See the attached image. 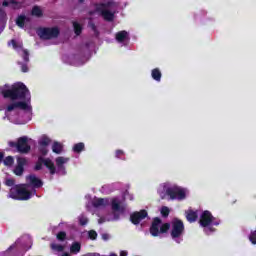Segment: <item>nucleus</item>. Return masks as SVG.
Returning <instances> with one entry per match:
<instances>
[{"mask_svg": "<svg viewBox=\"0 0 256 256\" xmlns=\"http://www.w3.org/2000/svg\"><path fill=\"white\" fill-rule=\"evenodd\" d=\"M116 40L118 43H125L129 41V33L127 31H120L116 34Z\"/></svg>", "mask_w": 256, "mask_h": 256, "instance_id": "nucleus-18", "label": "nucleus"}, {"mask_svg": "<svg viewBox=\"0 0 256 256\" xmlns=\"http://www.w3.org/2000/svg\"><path fill=\"white\" fill-rule=\"evenodd\" d=\"M109 201L112 211H116L117 213H123L125 211V206H123V202L119 198H109Z\"/></svg>", "mask_w": 256, "mask_h": 256, "instance_id": "nucleus-14", "label": "nucleus"}, {"mask_svg": "<svg viewBox=\"0 0 256 256\" xmlns=\"http://www.w3.org/2000/svg\"><path fill=\"white\" fill-rule=\"evenodd\" d=\"M6 185L8 186V187H13V185H15V180H13V179H11V178H8V179H6Z\"/></svg>", "mask_w": 256, "mask_h": 256, "instance_id": "nucleus-36", "label": "nucleus"}, {"mask_svg": "<svg viewBox=\"0 0 256 256\" xmlns=\"http://www.w3.org/2000/svg\"><path fill=\"white\" fill-rule=\"evenodd\" d=\"M27 23V17L25 16H19L16 20V24L18 25V27H25V24Z\"/></svg>", "mask_w": 256, "mask_h": 256, "instance_id": "nucleus-26", "label": "nucleus"}, {"mask_svg": "<svg viewBox=\"0 0 256 256\" xmlns=\"http://www.w3.org/2000/svg\"><path fill=\"white\" fill-rule=\"evenodd\" d=\"M94 209H97V211H102L105 209L108 205H111V201L109 198H94L91 201Z\"/></svg>", "mask_w": 256, "mask_h": 256, "instance_id": "nucleus-11", "label": "nucleus"}, {"mask_svg": "<svg viewBox=\"0 0 256 256\" xmlns=\"http://www.w3.org/2000/svg\"><path fill=\"white\" fill-rule=\"evenodd\" d=\"M88 237L92 241H95V239H97V232L95 230L88 231Z\"/></svg>", "mask_w": 256, "mask_h": 256, "instance_id": "nucleus-31", "label": "nucleus"}, {"mask_svg": "<svg viewBox=\"0 0 256 256\" xmlns=\"http://www.w3.org/2000/svg\"><path fill=\"white\" fill-rule=\"evenodd\" d=\"M201 227L204 228V231L207 233H211L213 231V226L214 225H219V221L213 217L211 212L209 211H204L200 215V221H199Z\"/></svg>", "mask_w": 256, "mask_h": 256, "instance_id": "nucleus-6", "label": "nucleus"}, {"mask_svg": "<svg viewBox=\"0 0 256 256\" xmlns=\"http://www.w3.org/2000/svg\"><path fill=\"white\" fill-rule=\"evenodd\" d=\"M197 217H199L197 211L188 210L186 212L187 221H189L190 223H194V221H197Z\"/></svg>", "mask_w": 256, "mask_h": 256, "instance_id": "nucleus-20", "label": "nucleus"}, {"mask_svg": "<svg viewBox=\"0 0 256 256\" xmlns=\"http://www.w3.org/2000/svg\"><path fill=\"white\" fill-rule=\"evenodd\" d=\"M38 145H39L40 152L42 153V155H47V153H49V149H47V147H49V145H51V138L43 135L39 139Z\"/></svg>", "mask_w": 256, "mask_h": 256, "instance_id": "nucleus-12", "label": "nucleus"}, {"mask_svg": "<svg viewBox=\"0 0 256 256\" xmlns=\"http://www.w3.org/2000/svg\"><path fill=\"white\" fill-rule=\"evenodd\" d=\"M158 194L161 199H167L168 197L172 201L175 199H177V201H183L187 199L189 189L167 182L158 187Z\"/></svg>", "mask_w": 256, "mask_h": 256, "instance_id": "nucleus-2", "label": "nucleus"}, {"mask_svg": "<svg viewBox=\"0 0 256 256\" xmlns=\"http://www.w3.org/2000/svg\"><path fill=\"white\" fill-rule=\"evenodd\" d=\"M38 35L41 39H57L59 37V28H40Z\"/></svg>", "mask_w": 256, "mask_h": 256, "instance_id": "nucleus-9", "label": "nucleus"}, {"mask_svg": "<svg viewBox=\"0 0 256 256\" xmlns=\"http://www.w3.org/2000/svg\"><path fill=\"white\" fill-rule=\"evenodd\" d=\"M4 99H10L11 104L6 108V116L16 125H25L31 117V94L25 84L18 82L13 85L5 84L1 88Z\"/></svg>", "mask_w": 256, "mask_h": 256, "instance_id": "nucleus-1", "label": "nucleus"}, {"mask_svg": "<svg viewBox=\"0 0 256 256\" xmlns=\"http://www.w3.org/2000/svg\"><path fill=\"white\" fill-rule=\"evenodd\" d=\"M183 233H185V225L183 221L174 218L170 226V235L175 243H181L183 241Z\"/></svg>", "mask_w": 256, "mask_h": 256, "instance_id": "nucleus-5", "label": "nucleus"}, {"mask_svg": "<svg viewBox=\"0 0 256 256\" xmlns=\"http://www.w3.org/2000/svg\"><path fill=\"white\" fill-rule=\"evenodd\" d=\"M249 241L252 243V245H256V230L251 232Z\"/></svg>", "mask_w": 256, "mask_h": 256, "instance_id": "nucleus-32", "label": "nucleus"}, {"mask_svg": "<svg viewBox=\"0 0 256 256\" xmlns=\"http://www.w3.org/2000/svg\"><path fill=\"white\" fill-rule=\"evenodd\" d=\"M81 251V244L79 242L73 243L70 247V253L77 255Z\"/></svg>", "mask_w": 256, "mask_h": 256, "instance_id": "nucleus-23", "label": "nucleus"}, {"mask_svg": "<svg viewBox=\"0 0 256 256\" xmlns=\"http://www.w3.org/2000/svg\"><path fill=\"white\" fill-rule=\"evenodd\" d=\"M19 65H21V69L23 73H27V71H29V68H27V65L22 64L21 62H19Z\"/></svg>", "mask_w": 256, "mask_h": 256, "instance_id": "nucleus-38", "label": "nucleus"}, {"mask_svg": "<svg viewBox=\"0 0 256 256\" xmlns=\"http://www.w3.org/2000/svg\"><path fill=\"white\" fill-rule=\"evenodd\" d=\"M171 225L165 223H161L159 218L154 219L152 226L150 228V233L153 237H159L162 233H167L169 231Z\"/></svg>", "mask_w": 256, "mask_h": 256, "instance_id": "nucleus-7", "label": "nucleus"}, {"mask_svg": "<svg viewBox=\"0 0 256 256\" xmlns=\"http://www.w3.org/2000/svg\"><path fill=\"white\" fill-rule=\"evenodd\" d=\"M31 13L34 17H41V15H43V9L39 6H34Z\"/></svg>", "mask_w": 256, "mask_h": 256, "instance_id": "nucleus-24", "label": "nucleus"}, {"mask_svg": "<svg viewBox=\"0 0 256 256\" xmlns=\"http://www.w3.org/2000/svg\"><path fill=\"white\" fill-rule=\"evenodd\" d=\"M27 181L32 187H43V182L35 175L28 176Z\"/></svg>", "mask_w": 256, "mask_h": 256, "instance_id": "nucleus-17", "label": "nucleus"}, {"mask_svg": "<svg viewBox=\"0 0 256 256\" xmlns=\"http://www.w3.org/2000/svg\"><path fill=\"white\" fill-rule=\"evenodd\" d=\"M80 1V3H83V0H79Z\"/></svg>", "mask_w": 256, "mask_h": 256, "instance_id": "nucleus-46", "label": "nucleus"}, {"mask_svg": "<svg viewBox=\"0 0 256 256\" xmlns=\"http://www.w3.org/2000/svg\"><path fill=\"white\" fill-rule=\"evenodd\" d=\"M61 256H70L68 253L62 254Z\"/></svg>", "mask_w": 256, "mask_h": 256, "instance_id": "nucleus-43", "label": "nucleus"}, {"mask_svg": "<svg viewBox=\"0 0 256 256\" xmlns=\"http://www.w3.org/2000/svg\"><path fill=\"white\" fill-rule=\"evenodd\" d=\"M151 75L154 81H161V70L158 68L153 69Z\"/></svg>", "mask_w": 256, "mask_h": 256, "instance_id": "nucleus-25", "label": "nucleus"}, {"mask_svg": "<svg viewBox=\"0 0 256 256\" xmlns=\"http://www.w3.org/2000/svg\"><path fill=\"white\" fill-rule=\"evenodd\" d=\"M85 149V144L80 142L78 144H75L73 147V152L74 153H81Z\"/></svg>", "mask_w": 256, "mask_h": 256, "instance_id": "nucleus-27", "label": "nucleus"}, {"mask_svg": "<svg viewBox=\"0 0 256 256\" xmlns=\"http://www.w3.org/2000/svg\"><path fill=\"white\" fill-rule=\"evenodd\" d=\"M66 236H67V234H65V232H59V233L57 234V240H58V241H63Z\"/></svg>", "mask_w": 256, "mask_h": 256, "instance_id": "nucleus-33", "label": "nucleus"}, {"mask_svg": "<svg viewBox=\"0 0 256 256\" xmlns=\"http://www.w3.org/2000/svg\"><path fill=\"white\" fill-rule=\"evenodd\" d=\"M109 256H117V254L111 253ZM120 256H127V251H121Z\"/></svg>", "mask_w": 256, "mask_h": 256, "instance_id": "nucleus-39", "label": "nucleus"}, {"mask_svg": "<svg viewBox=\"0 0 256 256\" xmlns=\"http://www.w3.org/2000/svg\"><path fill=\"white\" fill-rule=\"evenodd\" d=\"M74 31L77 35H81V24L74 22L73 23Z\"/></svg>", "mask_w": 256, "mask_h": 256, "instance_id": "nucleus-30", "label": "nucleus"}, {"mask_svg": "<svg viewBox=\"0 0 256 256\" xmlns=\"http://www.w3.org/2000/svg\"><path fill=\"white\" fill-rule=\"evenodd\" d=\"M66 163H69V158H65V157L56 158L57 169L62 171V173H65V170L63 169V165H65Z\"/></svg>", "mask_w": 256, "mask_h": 256, "instance_id": "nucleus-19", "label": "nucleus"}, {"mask_svg": "<svg viewBox=\"0 0 256 256\" xmlns=\"http://www.w3.org/2000/svg\"><path fill=\"white\" fill-rule=\"evenodd\" d=\"M98 223H103V220L100 219V220L98 221Z\"/></svg>", "mask_w": 256, "mask_h": 256, "instance_id": "nucleus-44", "label": "nucleus"}, {"mask_svg": "<svg viewBox=\"0 0 256 256\" xmlns=\"http://www.w3.org/2000/svg\"><path fill=\"white\" fill-rule=\"evenodd\" d=\"M13 163H15V160H13V157L8 156L4 159V165H6V167H12Z\"/></svg>", "mask_w": 256, "mask_h": 256, "instance_id": "nucleus-28", "label": "nucleus"}, {"mask_svg": "<svg viewBox=\"0 0 256 256\" xmlns=\"http://www.w3.org/2000/svg\"><path fill=\"white\" fill-rule=\"evenodd\" d=\"M161 215H163V217H167L169 215V209L167 207H162Z\"/></svg>", "mask_w": 256, "mask_h": 256, "instance_id": "nucleus-34", "label": "nucleus"}, {"mask_svg": "<svg viewBox=\"0 0 256 256\" xmlns=\"http://www.w3.org/2000/svg\"><path fill=\"white\" fill-rule=\"evenodd\" d=\"M6 15L5 12H0V23H5Z\"/></svg>", "mask_w": 256, "mask_h": 256, "instance_id": "nucleus-37", "label": "nucleus"}, {"mask_svg": "<svg viewBox=\"0 0 256 256\" xmlns=\"http://www.w3.org/2000/svg\"><path fill=\"white\" fill-rule=\"evenodd\" d=\"M32 195H35V190H31V186L25 184L13 186L9 193L11 199L18 201H27V199H31Z\"/></svg>", "mask_w": 256, "mask_h": 256, "instance_id": "nucleus-4", "label": "nucleus"}, {"mask_svg": "<svg viewBox=\"0 0 256 256\" xmlns=\"http://www.w3.org/2000/svg\"><path fill=\"white\" fill-rule=\"evenodd\" d=\"M120 155H124L123 150H117L116 151V157H119Z\"/></svg>", "mask_w": 256, "mask_h": 256, "instance_id": "nucleus-40", "label": "nucleus"}, {"mask_svg": "<svg viewBox=\"0 0 256 256\" xmlns=\"http://www.w3.org/2000/svg\"><path fill=\"white\" fill-rule=\"evenodd\" d=\"M25 165H27V159L17 158V164L13 170V173H15L18 176L23 175Z\"/></svg>", "mask_w": 256, "mask_h": 256, "instance_id": "nucleus-15", "label": "nucleus"}, {"mask_svg": "<svg viewBox=\"0 0 256 256\" xmlns=\"http://www.w3.org/2000/svg\"><path fill=\"white\" fill-rule=\"evenodd\" d=\"M51 249L53 251H57L58 253H61V251H63L65 249V246L57 245V244H52L51 245Z\"/></svg>", "mask_w": 256, "mask_h": 256, "instance_id": "nucleus-29", "label": "nucleus"}, {"mask_svg": "<svg viewBox=\"0 0 256 256\" xmlns=\"http://www.w3.org/2000/svg\"><path fill=\"white\" fill-rule=\"evenodd\" d=\"M79 221H80V225H87L88 223L87 217L85 216H80Z\"/></svg>", "mask_w": 256, "mask_h": 256, "instance_id": "nucleus-35", "label": "nucleus"}, {"mask_svg": "<svg viewBox=\"0 0 256 256\" xmlns=\"http://www.w3.org/2000/svg\"><path fill=\"white\" fill-rule=\"evenodd\" d=\"M130 199H133V196H131Z\"/></svg>", "mask_w": 256, "mask_h": 256, "instance_id": "nucleus-47", "label": "nucleus"}, {"mask_svg": "<svg viewBox=\"0 0 256 256\" xmlns=\"http://www.w3.org/2000/svg\"><path fill=\"white\" fill-rule=\"evenodd\" d=\"M10 147H16L19 153H29L31 151V146H29V138L21 137L18 139L17 143L9 142Z\"/></svg>", "mask_w": 256, "mask_h": 256, "instance_id": "nucleus-8", "label": "nucleus"}, {"mask_svg": "<svg viewBox=\"0 0 256 256\" xmlns=\"http://www.w3.org/2000/svg\"><path fill=\"white\" fill-rule=\"evenodd\" d=\"M42 163H44L45 167H47V169H49V171L52 175L55 173V164L53 163V161H51L50 159L43 160V158H40L38 163L35 166V169L37 171H39V169H41Z\"/></svg>", "mask_w": 256, "mask_h": 256, "instance_id": "nucleus-13", "label": "nucleus"}, {"mask_svg": "<svg viewBox=\"0 0 256 256\" xmlns=\"http://www.w3.org/2000/svg\"><path fill=\"white\" fill-rule=\"evenodd\" d=\"M92 29H95V26H94V25H92Z\"/></svg>", "mask_w": 256, "mask_h": 256, "instance_id": "nucleus-45", "label": "nucleus"}, {"mask_svg": "<svg viewBox=\"0 0 256 256\" xmlns=\"http://www.w3.org/2000/svg\"><path fill=\"white\" fill-rule=\"evenodd\" d=\"M102 239H104V241H107L109 239V235L103 234L102 235Z\"/></svg>", "mask_w": 256, "mask_h": 256, "instance_id": "nucleus-41", "label": "nucleus"}, {"mask_svg": "<svg viewBox=\"0 0 256 256\" xmlns=\"http://www.w3.org/2000/svg\"><path fill=\"white\" fill-rule=\"evenodd\" d=\"M52 151L53 153H56L57 155L63 153V144L59 142H54L52 144Z\"/></svg>", "mask_w": 256, "mask_h": 256, "instance_id": "nucleus-21", "label": "nucleus"}, {"mask_svg": "<svg viewBox=\"0 0 256 256\" xmlns=\"http://www.w3.org/2000/svg\"><path fill=\"white\" fill-rule=\"evenodd\" d=\"M4 7H11L12 9H21V3L14 2V1H4L3 2Z\"/></svg>", "mask_w": 256, "mask_h": 256, "instance_id": "nucleus-22", "label": "nucleus"}, {"mask_svg": "<svg viewBox=\"0 0 256 256\" xmlns=\"http://www.w3.org/2000/svg\"><path fill=\"white\" fill-rule=\"evenodd\" d=\"M13 47L16 51H18L19 55H21L24 59V62L27 63L29 62V52L27 50L23 49V43L19 40H11L9 43V46Z\"/></svg>", "mask_w": 256, "mask_h": 256, "instance_id": "nucleus-10", "label": "nucleus"}, {"mask_svg": "<svg viewBox=\"0 0 256 256\" xmlns=\"http://www.w3.org/2000/svg\"><path fill=\"white\" fill-rule=\"evenodd\" d=\"M2 159H3V155L0 153V163H1Z\"/></svg>", "mask_w": 256, "mask_h": 256, "instance_id": "nucleus-42", "label": "nucleus"}, {"mask_svg": "<svg viewBox=\"0 0 256 256\" xmlns=\"http://www.w3.org/2000/svg\"><path fill=\"white\" fill-rule=\"evenodd\" d=\"M145 217H147V212L142 210L140 212L134 213L131 216V222L134 225H139L141 223V221H143V219H145Z\"/></svg>", "mask_w": 256, "mask_h": 256, "instance_id": "nucleus-16", "label": "nucleus"}, {"mask_svg": "<svg viewBox=\"0 0 256 256\" xmlns=\"http://www.w3.org/2000/svg\"><path fill=\"white\" fill-rule=\"evenodd\" d=\"M96 11L105 21H113L119 11V3L114 0H104V3L96 7Z\"/></svg>", "mask_w": 256, "mask_h": 256, "instance_id": "nucleus-3", "label": "nucleus"}]
</instances>
